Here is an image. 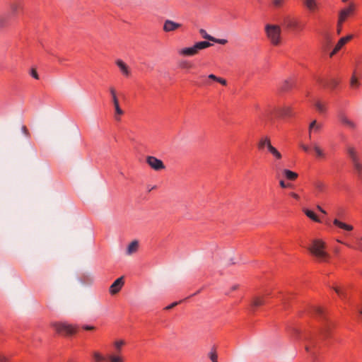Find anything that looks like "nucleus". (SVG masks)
Masks as SVG:
<instances>
[{"label":"nucleus","instance_id":"nucleus-16","mask_svg":"<svg viewBox=\"0 0 362 362\" xmlns=\"http://www.w3.org/2000/svg\"><path fill=\"white\" fill-rule=\"evenodd\" d=\"M271 146V139L267 136H264L260 138L257 144L258 148L260 150H262L264 148H267V149H268Z\"/></svg>","mask_w":362,"mask_h":362},{"label":"nucleus","instance_id":"nucleus-31","mask_svg":"<svg viewBox=\"0 0 362 362\" xmlns=\"http://www.w3.org/2000/svg\"><path fill=\"white\" fill-rule=\"evenodd\" d=\"M351 163L353 164L354 169L356 170V172L358 174H361L362 173V164L361 163L360 160H354Z\"/></svg>","mask_w":362,"mask_h":362},{"label":"nucleus","instance_id":"nucleus-46","mask_svg":"<svg viewBox=\"0 0 362 362\" xmlns=\"http://www.w3.org/2000/svg\"><path fill=\"white\" fill-rule=\"evenodd\" d=\"M314 312L318 315H322L323 310L321 308L316 307L314 308Z\"/></svg>","mask_w":362,"mask_h":362},{"label":"nucleus","instance_id":"nucleus-42","mask_svg":"<svg viewBox=\"0 0 362 362\" xmlns=\"http://www.w3.org/2000/svg\"><path fill=\"white\" fill-rule=\"evenodd\" d=\"M211 41L214 42H216V43L221 44V45H225L228 42L227 40H226V39H217L215 37H214V40H212Z\"/></svg>","mask_w":362,"mask_h":362},{"label":"nucleus","instance_id":"nucleus-60","mask_svg":"<svg viewBox=\"0 0 362 362\" xmlns=\"http://www.w3.org/2000/svg\"><path fill=\"white\" fill-rule=\"evenodd\" d=\"M349 0H342L343 2H347Z\"/></svg>","mask_w":362,"mask_h":362},{"label":"nucleus","instance_id":"nucleus-28","mask_svg":"<svg viewBox=\"0 0 362 362\" xmlns=\"http://www.w3.org/2000/svg\"><path fill=\"white\" fill-rule=\"evenodd\" d=\"M284 176L289 180H295L298 177V174L288 169L283 170Z\"/></svg>","mask_w":362,"mask_h":362},{"label":"nucleus","instance_id":"nucleus-41","mask_svg":"<svg viewBox=\"0 0 362 362\" xmlns=\"http://www.w3.org/2000/svg\"><path fill=\"white\" fill-rule=\"evenodd\" d=\"M351 86L352 87L359 86V82L358 81V79L356 78V77L355 76L354 74L352 76V77L351 78Z\"/></svg>","mask_w":362,"mask_h":362},{"label":"nucleus","instance_id":"nucleus-43","mask_svg":"<svg viewBox=\"0 0 362 362\" xmlns=\"http://www.w3.org/2000/svg\"><path fill=\"white\" fill-rule=\"evenodd\" d=\"M209 358L212 362H218V356L216 352H211L209 354Z\"/></svg>","mask_w":362,"mask_h":362},{"label":"nucleus","instance_id":"nucleus-57","mask_svg":"<svg viewBox=\"0 0 362 362\" xmlns=\"http://www.w3.org/2000/svg\"><path fill=\"white\" fill-rule=\"evenodd\" d=\"M317 209L323 214H326V211L319 205L317 206Z\"/></svg>","mask_w":362,"mask_h":362},{"label":"nucleus","instance_id":"nucleus-38","mask_svg":"<svg viewBox=\"0 0 362 362\" xmlns=\"http://www.w3.org/2000/svg\"><path fill=\"white\" fill-rule=\"evenodd\" d=\"M125 344L124 341L123 340H119L116 341L114 344L115 347L118 353L121 351L122 346Z\"/></svg>","mask_w":362,"mask_h":362},{"label":"nucleus","instance_id":"nucleus-40","mask_svg":"<svg viewBox=\"0 0 362 362\" xmlns=\"http://www.w3.org/2000/svg\"><path fill=\"white\" fill-rule=\"evenodd\" d=\"M19 8H21V5L19 4H13L11 6V9L13 14L17 13Z\"/></svg>","mask_w":362,"mask_h":362},{"label":"nucleus","instance_id":"nucleus-6","mask_svg":"<svg viewBox=\"0 0 362 362\" xmlns=\"http://www.w3.org/2000/svg\"><path fill=\"white\" fill-rule=\"evenodd\" d=\"M182 27V25L181 23L167 19L163 23V30L165 33H170L174 32Z\"/></svg>","mask_w":362,"mask_h":362},{"label":"nucleus","instance_id":"nucleus-22","mask_svg":"<svg viewBox=\"0 0 362 362\" xmlns=\"http://www.w3.org/2000/svg\"><path fill=\"white\" fill-rule=\"evenodd\" d=\"M312 148L314 150V151L316 154V156L317 158H325V153L324 151L320 147V146L317 143H315V142L312 143Z\"/></svg>","mask_w":362,"mask_h":362},{"label":"nucleus","instance_id":"nucleus-5","mask_svg":"<svg viewBox=\"0 0 362 362\" xmlns=\"http://www.w3.org/2000/svg\"><path fill=\"white\" fill-rule=\"evenodd\" d=\"M355 8V4L354 3H350L347 7L341 9L338 16L339 18V24L343 23L349 16L352 15Z\"/></svg>","mask_w":362,"mask_h":362},{"label":"nucleus","instance_id":"nucleus-13","mask_svg":"<svg viewBox=\"0 0 362 362\" xmlns=\"http://www.w3.org/2000/svg\"><path fill=\"white\" fill-rule=\"evenodd\" d=\"M322 128V124L317 122V120H313L308 127L309 138H311L313 133H318Z\"/></svg>","mask_w":362,"mask_h":362},{"label":"nucleus","instance_id":"nucleus-10","mask_svg":"<svg viewBox=\"0 0 362 362\" xmlns=\"http://www.w3.org/2000/svg\"><path fill=\"white\" fill-rule=\"evenodd\" d=\"M283 25L288 29H296L298 23L295 18L287 16L283 18Z\"/></svg>","mask_w":362,"mask_h":362},{"label":"nucleus","instance_id":"nucleus-45","mask_svg":"<svg viewBox=\"0 0 362 362\" xmlns=\"http://www.w3.org/2000/svg\"><path fill=\"white\" fill-rule=\"evenodd\" d=\"M21 131H22L23 134H25V136L30 137L29 131L25 126H24V125L22 126Z\"/></svg>","mask_w":362,"mask_h":362},{"label":"nucleus","instance_id":"nucleus-1","mask_svg":"<svg viewBox=\"0 0 362 362\" xmlns=\"http://www.w3.org/2000/svg\"><path fill=\"white\" fill-rule=\"evenodd\" d=\"M325 243L323 241L321 240H314L308 250L320 261H326L329 255L325 252Z\"/></svg>","mask_w":362,"mask_h":362},{"label":"nucleus","instance_id":"nucleus-29","mask_svg":"<svg viewBox=\"0 0 362 362\" xmlns=\"http://www.w3.org/2000/svg\"><path fill=\"white\" fill-rule=\"evenodd\" d=\"M211 45H212L210 42L206 41H201L194 44L195 48L197 49L198 52L199 50L209 47Z\"/></svg>","mask_w":362,"mask_h":362},{"label":"nucleus","instance_id":"nucleus-15","mask_svg":"<svg viewBox=\"0 0 362 362\" xmlns=\"http://www.w3.org/2000/svg\"><path fill=\"white\" fill-rule=\"evenodd\" d=\"M179 54L182 56L186 57H192L198 54L197 49L195 48L194 45L190 47H185L179 51Z\"/></svg>","mask_w":362,"mask_h":362},{"label":"nucleus","instance_id":"nucleus-50","mask_svg":"<svg viewBox=\"0 0 362 362\" xmlns=\"http://www.w3.org/2000/svg\"><path fill=\"white\" fill-rule=\"evenodd\" d=\"M208 78H209V79H211V80H213V81H217V80H218V76H216V75H214V74H209V75L208 76Z\"/></svg>","mask_w":362,"mask_h":362},{"label":"nucleus","instance_id":"nucleus-11","mask_svg":"<svg viewBox=\"0 0 362 362\" xmlns=\"http://www.w3.org/2000/svg\"><path fill=\"white\" fill-rule=\"evenodd\" d=\"M352 38V35H348L344 37H341L337 42L333 51L330 53L329 56L333 57L348 41Z\"/></svg>","mask_w":362,"mask_h":362},{"label":"nucleus","instance_id":"nucleus-14","mask_svg":"<svg viewBox=\"0 0 362 362\" xmlns=\"http://www.w3.org/2000/svg\"><path fill=\"white\" fill-rule=\"evenodd\" d=\"M116 64L119 68L120 71L122 72V74L124 76H125L127 77L130 76V74H131L130 69H129V66L122 60L117 59L116 61Z\"/></svg>","mask_w":362,"mask_h":362},{"label":"nucleus","instance_id":"nucleus-25","mask_svg":"<svg viewBox=\"0 0 362 362\" xmlns=\"http://www.w3.org/2000/svg\"><path fill=\"white\" fill-rule=\"evenodd\" d=\"M268 152H269L276 160H279L282 158L281 153L272 145L267 149Z\"/></svg>","mask_w":362,"mask_h":362},{"label":"nucleus","instance_id":"nucleus-17","mask_svg":"<svg viewBox=\"0 0 362 362\" xmlns=\"http://www.w3.org/2000/svg\"><path fill=\"white\" fill-rule=\"evenodd\" d=\"M346 153L351 162L360 160L358 152L353 146H348L346 147Z\"/></svg>","mask_w":362,"mask_h":362},{"label":"nucleus","instance_id":"nucleus-4","mask_svg":"<svg viewBox=\"0 0 362 362\" xmlns=\"http://www.w3.org/2000/svg\"><path fill=\"white\" fill-rule=\"evenodd\" d=\"M52 326L59 334H73L76 332V327L66 322H54Z\"/></svg>","mask_w":362,"mask_h":362},{"label":"nucleus","instance_id":"nucleus-20","mask_svg":"<svg viewBox=\"0 0 362 362\" xmlns=\"http://www.w3.org/2000/svg\"><path fill=\"white\" fill-rule=\"evenodd\" d=\"M339 120L343 124L349 127L351 129H354L356 127V124L352 120L349 119L344 115H340Z\"/></svg>","mask_w":362,"mask_h":362},{"label":"nucleus","instance_id":"nucleus-12","mask_svg":"<svg viewBox=\"0 0 362 362\" xmlns=\"http://www.w3.org/2000/svg\"><path fill=\"white\" fill-rule=\"evenodd\" d=\"M305 6L310 12H315L319 9L320 4L317 0H303Z\"/></svg>","mask_w":362,"mask_h":362},{"label":"nucleus","instance_id":"nucleus-24","mask_svg":"<svg viewBox=\"0 0 362 362\" xmlns=\"http://www.w3.org/2000/svg\"><path fill=\"white\" fill-rule=\"evenodd\" d=\"M334 224L337 227L344 229L345 230L351 231L353 230V226L351 225L346 224L338 219L335 218L333 221Z\"/></svg>","mask_w":362,"mask_h":362},{"label":"nucleus","instance_id":"nucleus-3","mask_svg":"<svg viewBox=\"0 0 362 362\" xmlns=\"http://www.w3.org/2000/svg\"><path fill=\"white\" fill-rule=\"evenodd\" d=\"M110 95L112 96V100L115 107V115L114 118L117 121H120L121 116L124 114V111L121 109L119 100L117 96L116 90L114 87L111 86L109 88Z\"/></svg>","mask_w":362,"mask_h":362},{"label":"nucleus","instance_id":"nucleus-61","mask_svg":"<svg viewBox=\"0 0 362 362\" xmlns=\"http://www.w3.org/2000/svg\"><path fill=\"white\" fill-rule=\"evenodd\" d=\"M206 85H210V83H209V82H208V81H206Z\"/></svg>","mask_w":362,"mask_h":362},{"label":"nucleus","instance_id":"nucleus-30","mask_svg":"<svg viewBox=\"0 0 362 362\" xmlns=\"http://www.w3.org/2000/svg\"><path fill=\"white\" fill-rule=\"evenodd\" d=\"M305 214L308 217L311 218L313 221L318 223L320 222V219L317 218V216L315 214L313 211L306 209L305 210Z\"/></svg>","mask_w":362,"mask_h":362},{"label":"nucleus","instance_id":"nucleus-23","mask_svg":"<svg viewBox=\"0 0 362 362\" xmlns=\"http://www.w3.org/2000/svg\"><path fill=\"white\" fill-rule=\"evenodd\" d=\"M334 224L337 227L344 229L345 230L351 231L353 230V226L351 225L346 224L338 219L335 218L333 221Z\"/></svg>","mask_w":362,"mask_h":362},{"label":"nucleus","instance_id":"nucleus-7","mask_svg":"<svg viewBox=\"0 0 362 362\" xmlns=\"http://www.w3.org/2000/svg\"><path fill=\"white\" fill-rule=\"evenodd\" d=\"M146 162L155 170H160L165 168L163 161L154 156H148Z\"/></svg>","mask_w":362,"mask_h":362},{"label":"nucleus","instance_id":"nucleus-47","mask_svg":"<svg viewBox=\"0 0 362 362\" xmlns=\"http://www.w3.org/2000/svg\"><path fill=\"white\" fill-rule=\"evenodd\" d=\"M30 74L34 78L39 79V76L35 69L31 70Z\"/></svg>","mask_w":362,"mask_h":362},{"label":"nucleus","instance_id":"nucleus-54","mask_svg":"<svg viewBox=\"0 0 362 362\" xmlns=\"http://www.w3.org/2000/svg\"><path fill=\"white\" fill-rule=\"evenodd\" d=\"M279 185L283 188H286V187H290V185H286L283 180H280Z\"/></svg>","mask_w":362,"mask_h":362},{"label":"nucleus","instance_id":"nucleus-37","mask_svg":"<svg viewBox=\"0 0 362 362\" xmlns=\"http://www.w3.org/2000/svg\"><path fill=\"white\" fill-rule=\"evenodd\" d=\"M284 4V0H272V5L275 8H281Z\"/></svg>","mask_w":362,"mask_h":362},{"label":"nucleus","instance_id":"nucleus-27","mask_svg":"<svg viewBox=\"0 0 362 362\" xmlns=\"http://www.w3.org/2000/svg\"><path fill=\"white\" fill-rule=\"evenodd\" d=\"M318 81L319 83H322L324 86H327L331 88H335L338 84L337 80L334 78H332L329 81L325 82H324L322 79H318Z\"/></svg>","mask_w":362,"mask_h":362},{"label":"nucleus","instance_id":"nucleus-2","mask_svg":"<svg viewBox=\"0 0 362 362\" xmlns=\"http://www.w3.org/2000/svg\"><path fill=\"white\" fill-rule=\"evenodd\" d=\"M265 33L271 43L278 45L281 42V29L277 25L267 24L264 28Z\"/></svg>","mask_w":362,"mask_h":362},{"label":"nucleus","instance_id":"nucleus-26","mask_svg":"<svg viewBox=\"0 0 362 362\" xmlns=\"http://www.w3.org/2000/svg\"><path fill=\"white\" fill-rule=\"evenodd\" d=\"M264 300L262 297L255 296L252 298L251 306L252 308L260 306L264 303Z\"/></svg>","mask_w":362,"mask_h":362},{"label":"nucleus","instance_id":"nucleus-21","mask_svg":"<svg viewBox=\"0 0 362 362\" xmlns=\"http://www.w3.org/2000/svg\"><path fill=\"white\" fill-rule=\"evenodd\" d=\"M139 247V243L137 240L132 241L127 247V255H131L135 253Z\"/></svg>","mask_w":362,"mask_h":362},{"label":"nucleus","instance_id":"nucleus-52","mask_svg":"<svg viewBox=\"0 0 362 362\" xmlns=\"http://www.w3.org/2000/svg\"><path fill=\"white\" fill-rule=\"evenodd\" d=\"M178 304L177 302H174L172 304L168 305L167 307H165V310H170L172 309L173 308H174L175 306H176Z\"/></svg>","mask_w":362,"mask_h":362},{"label":"nucleus","instance_id":"nucleus-51","mask_svg":"<svg viewBox=\"0 0 362 362\" xmlns=\"http://www.w3.org/2000/svg\"><path fill=\"white\" fill-rule=\"evenodd\" d=\"M342 23L339 24V18L338 17V21H337V33L340 34L341 30Z\"/></svg>","mask_w":362,"mask_h":362},{"label":"nucleus","instance_id":"nucleus-59","mask_svg":"<svg viewBox=\"0 0 362 362\" xmlns=\"http://www.w3.org/2000/svg\"><path fill=\"white\" fill-rule=\"evenodd\" d=\"M63 60H64L63 59H62V58H59V62H63Z\"/></svg>","mask_w":362,"mask_h":362},{"label":"nucleus","instance_id":"nucleus-33","mask_svg":"<svg viewBox=\"0 0 362 362\" xmlns=\"http://www.w3.org/2000/svg\"><path fill=\"white\" fill-rule=\"evenodd\" d=\"M314 186L316 189V191H317V194L320 192H322L324 191L325 188V185L324 183H322V182H315L314 184Z\"/></svg>","mask_w":362,"mask_h":362},{"label":"nucleus","instance_id":"nucleus-39","mask_svg":"<svg viewBox=\"0 0 362 362\" xmlns=\"http://www.w3.org/2000/svg\"><path fill=\"white\" fill-rule=\"evenodd\" d=\"M93 357L95 358V360L97 361V362H100V361H105V357H103L100 354H99L98 352H94L93 353Z\"/></svg>","mask_w":362,"mask_h":362},{"label":"nucleus","instance_id":"nucleus-9","mask_svg":"<svg viewBox=\"0 0 362 362\" xmlns=\"http://www.w3.org/2000/svg\"><path fill=\"white\" fill-rule=\"evenodd\" d=\"M124 284V277L123 276H121V277L117 279L112 283V284L110 286V289H109L110 293L112 295L117 294L121 290V288H122Z\"/></svg>","mask_w":362,"mask_h":362},{"label":"nucleus","instance_id":"nucleus-32","mask_svg":"<svg viewBox=\"0 0 362 362\" xmlns=\"http://www.w3.org/2000/svg\"><path fill=\"white\" fill-rule=\"evenodd\" d=\"M315 106L317 109V110L320 112V113H324L325 111H326V107L324 104H322L321 102L320 101H317L315 103Z\"/></svg>","mask_w":362,"mask_h":362},{"label":"nucleus","instance_id":"nucleus-56","mask_svg":"<svg viewBox=\"0 0 362 362\" xmlns=\"http://www.w3.org/2000/svg\"><path fill=\"white\" fill-rule=\"evenodd\" d=\"M291 195L294 199H299V196H298L297 194H296V193H294V192H292V193H291Z\"/></svg>","mask_w":362,"mask_h":362},{"label":"nucleus","instance_id":"nucleus-53","mask_svg":"<svg viewBox=\"0 0 362 362\" xmlns=\"http://www.w3.org/2000/svg\"><path fill=\"white\" fill-rule=\"evenodd\" d=\"M83 328L86 330L91 331L95 329V327L90 326V325H85L83 327Z\"/></svg>","mask_w":362,"mask_h":362},{"label":"nucleus","instance_id":"nucleus-44","mask_svg":"<svg viewBox=\"0 0 362 362\" xmlns=\"http://www.w3.org/2000/svg\"><path fill=\"white\" fill-rule=\"evenodd\" d=\"M329 331V327H325L322 328L320 333L323 337H325L328 336Z\"/></svg>","mask_w":362,"mask_h":362},{"label":"nucleus","instance_id":"nucleus-48","mask_svg":"<svg viewBox=\"0 0 362 362\" xmlns=\"http://www.w3.org/2000/svg\"><path fill=\"white\" fill-rule=\"evenodd\" d=\"M216 82H218L220 83L221 84H222L223 86H226L227 85V81L226 79L223 78H220L218 77V80Z\"/></svg>","mask_w":362,"mask_h":362},{"label":"nucleus","instance_id":"nucleus-55","mask_svg":"<svg viewBox=\"0 0 362 362\" xmlns=\"http://www.w3.org/2000/svg\"><path fill=\"white\" fill-rule=\"evenodd\" d=\"M300 147L303 148V150L305 152H308L309 151V147L306 145L301 144Z\"/></svg>","mask_w":362,"mask_h":362},{"label":"nucleus","instance_id":"nucleus-19","mask_svg":"<svg viewBox=\"0 0 362 362\" xmlns=\"http://www.w3.org/2000/svg\"><path fill=\"white\" fill-rule=\"evenodd\" d=\"M332 288L342 300H346L348 298V294L345 288L333 286Z\"/></svg>","mask_w":362,"mask_h":362},{"label":"nucleus","instance_id":"nucleus-58","mask_svg":"<svg viewBox=\"0 0 362 362\" xmlns=\"http://www.w3.org/2000/svg\"><path fill=\"white\" fill-rule=\"evenodd\" d=\"M182 67H186V68H189L191 67V65L188 64L187 62L184 63L182 65Z\"/></svg>","mask_w":362,"mask_h":362},{"label":"nucleus","instance_id":"nucleus-35","mask_svg":"<svg viewBox=\"0 0 362 362\" xmlns=\"http://www.w3.org/2000/svg\"><path fill=\"white\" fill-rule=\"evenodd\" d=\"M199 33L201 34V35L202 36L203 38L206 39V40H208L209 41H211L212 40H214V37L209 35L206 31L204 29H200L199 30Z\"/></svg>","mask_w":362,"mask_h":362},{"label":"nucleus","instance_id":"nucleus-49","mask_svg":"<svg viewBox=\"0 0 362 362\" xmlns=\"http://www.w3.org/2000/svg\"><path fill=\"white\" fill-rule=\"evenodd\" d=\"M0 362H9V358L4 355H0Z\"/></svg>","mask_w":362,"mask_h":362},{"label":"nucleus","instance_id":"nucleus-34","mask_svg":"<svg viewBox=\"0 0 362 362\" xmlns=\"http://www.w3.org/2000/svg\"><path fill=\"white\" fill-rule=\"evenodd\" d=\"M107 359L110 362H123V358L120 356L109 355Z\"/></svg>","mask_w":362,"mask_h":362},{"label":"nucleus","instance_id":"nucleus-18","mask_svg":"<svg viewBox=\"0 0 362 362\" xmlns=\"http://www.w3.org/2000/svg\"><path fill=\"white\" fill-rule=\"evenodd\" d=\"M294 86V81L292 79L285 80L280 86V90L281 92H286L291 90Z\"/></svg>","mask_w":362,"mask_h":362},{"label":"nucleus","instance_id":"nucleus-8","mask_svg":"<svg viewBox=\"0 0 362 362\" xmlns=\"http://www.w3.org/2000/svg\"><path fill=\"white\" fill-rule=\"evenodd\" d=\"M274 114L279 117H291L293 115V111L291 107L283 106L276 107L274 110Z\"/></svg>","mask_w":362,"mask_h":362},{"label":"nucleus","instance_id":"nucleus-36","mask_svg":"<svg viewBox=\"0 0 362 362\" xmlns=\"http://www.w3.org/2000/svg\"><path fill=\"white\" fill-rule=\"evenodd\" d=\"M8 24V17L6 16H0V29L6 27Z\"/></svg>","mask_w":362,"mask_h":362},{"label":"nucleus","instance_id":"nucleus-62","mask_svg":"<svg viewBox=\"0 0 362 362\" xmlns=\"http://www.w3.org/2000/svg\"><path fill=\"white\" fill-rule=\"evenodd\" d=\"M360 313L362 315V310L360 311Z\"/></svg>","mask_w":362,"mask_h":362}]
</instances>
